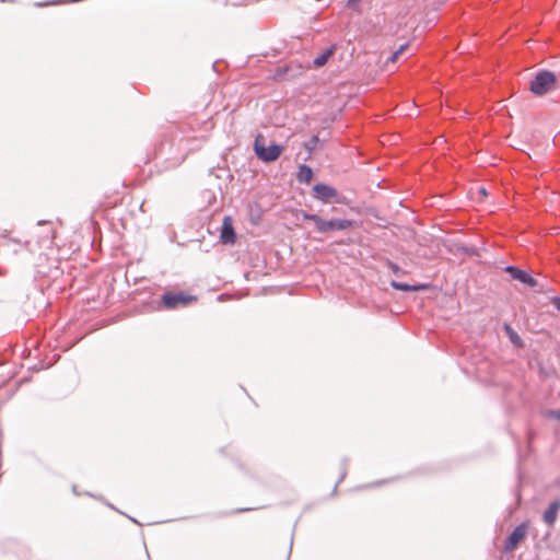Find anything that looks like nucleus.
I'll return each mask as SVG.
<instances>
[{
  "instance_id": "obj_16",
  "label": "nucleus",
  "mask_w": 560,
  "mask_h": 560,
  "mask_svg": "<svg viewBox=\"0 0 560 560\" xmlns=\"http://www.w3.org/2000/svg\"><path fill=\"white\" fill-rule=\"evenodd\" d=\"M385 265L396 276H404V275H406L405 270H402L397 264H395L394 261H392L389 259L385 260Z\"/></svg>"
},
{
  "instance_id": "obj_20",
  "label": "nucleus",
  "mask_w": 560,
  "mask_h": 560,
  "mask_svg": "<svg viewBox=\"0 0 560 560\" xmlns=\"http://www.w3.org/2000/svg\"><path fill=\"white\" fill-rule=\"evenodd\" d=\"M550 303L553 305V307L560 313V296H552L550 299Z\"/></svg>"
},
{
  "instance_id": "obj_15",
  "label": "nucleus",
  "mask_w": 560,
  "mask_h": 560,
  "mask_svg": "<svg viewBox=\"0 0 560 560\" xmlns=\"http://www.w3.org/2000/svg\"><path fill=\"white\" fill-rule=\"evenodd\" d=\"M296 178L300 183H308L313 178V170L305 164H301Z\"/></svg>"
},
{
  "instance_id": "obj_13",
  "label": "nucleus",
  "mask_w": 560,
  "mask_h": 560,
  "mask_svg": "<svg viewBox=\"0 0 560 560\" xmlns=\"http://www.w3.org/2000/svg\"><path fill=\"white\" fill-rule=\"evenodd\" d=\"M334 51H335V45L327 47L322 54H319L317 57H315L313 59L311 67L312 66L316 67V68L323 67L324 65H326L328 59L332 56Z\"/></svg>"
},
{
  "instance_id": "obj_17",
  "label": "nucleus",
  "mask_w": 560,
  "mask_h": 560,
  "mask_svg": "<svg viewBox=\"0 0 560 560\" xmlns=\"http://www.w3.org/2000/svg\"><path fill=\"white\" fill-rule=\"evenodd\" d=\"M319 143L318 136H312L305 143L304 148L308 153H312Z\"/></svg>"
},
{
  "instance_id": "obj_9",
  "label": "nucleus",
  "mask_w": 560,
  "mask_h": 560,
  "mask_svg": "<svg viewBox=\"0 0 560 560\" xmlns=\"http://www.w3.org/2000/svg\"><path fill=\"white\" fill-rule=\"evenodd\" d=\"M527 533V525L522 523L517 525L512 533L508 536L504 542V550L512 551L516 548V546L523 540Z\"/></svg>"
},
{
  "instance_id": "obj_19",
  "label": "nucleus",
  "mask_w": 560,
  "mask_h": 560,
  "mask_svg": "<svg viewBox=\"0 0 560 560\" xmlns=\"http://www.w3.org/2000/svg\"><path fill=\"white\" fill-rule=\"evenodd\" d=\"M542 416L547 419L560 421V409H547L542 412Z\"/></svg>"
},
{
  "instance_id": "obj_11",
  "label": "nucleus",
  "mask_w": 560,
  "mask_h": 560,
  "mask_svg": "<svg viewBox=\"0 0 560 560\" xmlns=\"http://www.w3.org/2000/svg\"><path fill=\"white\" fill-rule=\"evenodd\" d=\"M559 510H560V499H556L549 504L548 509L544 512V515H542L544 522L547 525L552 526L557 520Z\"/></svg>"
},
{
  "instance_id": "obj_6",
  "label": "nucleus",
  "mask_w": 560,
  "mask_h": 560,
  "mask_svg": "<svg viewBox=\"0 0 560 560\" xmlns=\"http://www.w3.org/2000/svg\"><path fill=\"white\" fill-rule=\"evenodd\" d=\"M308 69H311V63L304 66L300 62L292 61L284 67L277 68L273 74V79L278 81L294 80L303 75Z\"/></svg>"
},
{
  "instance_id": "obj_12",
  "label": "nucleus",
  "mask_w": 560,
  "mask_h": 560,
  "mask_svg": "<svg viewBox=\"0 0 560 560\" xmlns=\"http://www.w3.org/2000/svg\"><path fill=\"white\" fill-rule=\"evenodd\" d=\"M390 287L395 290L405 291V292H419L428 289V284L418 283V284H408L405 282H399L396 280L390 281Z\"/></svg>"
},
{
  "instance_id": "obj_2",
  "label": "nucleus",
  "mask_w": 560,
  "mask_h": 560,
  "mask_svg": "<svg viewBox=\"0 0 560 560\" xmlns=\"http://www.w3.org/2000/svg\"><path fill=\"white\" fill-rule=\"evenodd\" d=\"M304 220H308L315 223L316 230L319 233H328L331 231H345L353 226V221L348 219H331L324 220L318 214H312L302 212Z\"/></svg>"
},
{
  "instance_id": "obj_23",
  "label": "nucleus",
  "mask_w": 560,
  "mask_h": 560,
  "mask_svg": "<svg viewBox=\"0 0 560 560\" xmlns=\"http://www.w3.org/2000/svg\"><path fill=\"white\" fill-rule=\"evenodd\" d=\"M556 5L560 8V0H556Z\"/></svg>"
},
{
  "instance_id": "obj_4",
  "label": "nucleus",
  "mask_w": 560,
  "mask_h": 560,
  "mask_svg": "<svg viewBox=\"0 0 560 560\" xmlns=\"http://www.w3.org/2000/svg\"><path fill=\"white\" fill-rule=\"evenodd\" d=\"M557 82V75L549 70H539L530 81L529 90L535 95H544L548 93Z\"/></svg>"
},
{
  "instance_id": "obj_22",
  "label": "nucleus",
  "mask_w": 560,
  "mask_h": 560,
  "mask_svg": "<svg viewBox=\"0 0 560 560\" xmlns=\"http://www.w3.org/2000/svg\"><path fill=\"white\" fill-rule=\"evenodd\" d=\"M346 477V471H343L340 476L339 482Z\"/></svg>"
},
{
  "instance_id": "obj_5",
  "label": "nucleus",
  "mask_w": 560,
  "mask_h": 560,
  "mask_svg": "<svg viewBox=\"0 0 560 560\" xmlns=\"http://www.w3.org/2000/svg\"><path fill=\"white\" fill-rule=\"evenodd\" d=\"M313 196L323 203H343L345 197L336 188L324 183H317L313 187Z\"/></svg>"
},
{
  "instance_id": "obj_1",
  "label": "nucleus",
  "mask_w": 560,
  "mask_h": 560,
  "mask_svg": "<svg viewBox=\"0 0 560 560\" xmlns=\"http://www.w3.org/2000/svg\"><path fill=\"white\" fill-rule=\"evenodd\" d=\"M188 140L173 137L171 140H163L155 151L156 159L164 162V168L171 170L179 166L188 154Z\"/></svg>"
},
{
  "instance_id": "obj_8",
  "label": "nucleus",
  "mask_w": 560,
  "mask_h": 560,
  "mask_svg": "<svg viewBox=\"0 0 560 560\" xmlns=\"http://www.w3.org/2000/svg\"><path fill=\"white\" fill-rule=\"evenodd\" d=\"M504 270L514 280H517L521 283L526 284V285H528L530 288H535L538 284L537 280L534 277H532L525 270H523V269H521V268H518L516 266L509 265V266H506L504 268Z\"/></svg>"
},
{
  "instance_id": "obj_21",
  "label": "nucleus",
  "mask_w": 560,
  "mask_h": 560,
  "mask_svg": "<svg viewBox=\"0 0 560 560\" xmlns=\"http://www.w3.org/2000/svg\"><path fill=\"white\" fill-rule=\"evenodd\" d=\"M463 250H464L465 253H474V252H475V249H474V248H469V247H464V248H463Z\"/></svg>"
},
{
  "instance_id": "obj_3",
  "label": "nucleus",
  "mask_w": 560,
  "mask_h": 560,
  "mask_svg": "<svg viewBox=\"0 0 560 560\" xmlns=\"http://www.w3.org/2000/svg\"><path fill=\"white\" fill-rule=\"evenodd\" d=\"M283 148L280 144L271 143L270 145H265V139L262 135H257L254 141V152L259 160L262 162H273L276 161L282 153Z\"/></svg>"
},
{
  "instance_id": "obj_10",
  "label": "nucleus",
  "mask_w": 560,
  "mask_h": 560,
  "mask_svg": "<svg viewBox=\"0 0 560 560\" xmlns=\"http://www.w3.org/2000/svg\"><path fill=\"white\" fill-rule=\"evenodd\" d=\"M220 240L223 244H234L236 240L235 230L231 217H224L221 228Z\"/></svg>"
},
{
  "instance_id": "obj_14",
  "label": "nucleus",
  "mask_w": 560,
  "mask_h": 560,
  "mask_svg": "<svg viewBox=\"0 0 560 560\" xmlns=\"http://www.w3.org/2000/svg\"><path fill=\"white\" fill-rule=\"evenodd\" d=\"M503 330L504 332L506 334V336L509 337L510 341L515 346V347H518V348H522L524 346V342L522 340V338L518 336V334L512 328V326L510 324H504L503 325Z\"/></svg>"
},
{
  "instance_id": "obj_7",
  "label": "nucleus",
  "mask_w": 560,
  "mask_h": 560,
  "mask_svg": "<svg viewBox=\"0 0 560 560\" xmlns=\"http://www.w3.org/2000/svg\"><path fill=\"white\" fill-rule=\"evenodd\" d=\"M195 300H196L195 296L185 294L183 292H178V293L166 292L162 295L161 303L164 305L165 308L174 310L180 305L186 306Z\"/></svg>"
},
{
  "instance_id": "obj_24",
  "label": "nucleus",
  "mask_w": 560,
  "mask_h": 560,
  "mask_svg": "<svg viewBox=\"0 0 560 560\" xmlns=\"http://www.w3.org/2000/svg\"><path fill=\"white\" fill-rule=\"evenodd\" d=\"M480 192H481V194H483V195H486V194H487L485 188H481V189H480Z\"/></svg>"
},
{
  "instance_id": "obj_18",
  "label": "nucleus",
  "mask_w": 560,
  "mask_h": 560,
  "mask_svg": "<svg viewBox=\"0 0 560 560\" xmlns=\"http://www.w3.org/2000/svg\"><path fill=\"white\" fill-rule=\"evenodd\" d=\"M407 48V45H401L396 51H394L386 60V62H396L399 60L404 50Z\"/></svg>"
}]
</instances>
